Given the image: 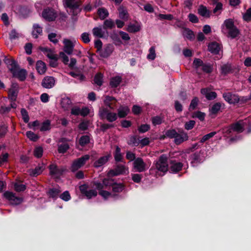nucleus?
I'll list each match as a JSON object with an SVG mask.
<instances>
[{"instance_id": "obj_7", "label": "nucleus", "mask_w": 251, "mask_h": 251, "mask_svg": "<svg viewBox=\"0 0 251 251\" xmlns=\"http://www.w3.org/2000/svg\"><path fill=\"white\" fill-rule=\"evenodd\" d=\"M9 70L12 74L13 77L18 78L21 81H24L26 79L27 72L24 69H19V66L15 68H9Z\"/></svg>"}, {"instance_id": "obj_27", "label": "nucleus", "mask_w": 251, "mask_h": 251, "mask_svg": "<svg viewBox=\"0 0 251 251\" xmlns=\"http://www.w3.org/2000/svg\"><path fill=\"white\" fill-rule=\"evenodd\" d=\"M72 102L69 97L62 98L61 101V105L64 110H68L71 107Z\"/></svg>"}, {"instance_id": "obj_34", "label": "nucleus", "mask_w": 251, "mask_h": 251, "mask_svg": "<svg viewBox=\"0 0 251 251\" xmlns=\"http://www.w3.org/2000/svg\"><path fill=\"white\" fill-rule=\"evenodd\" d=\"M103 75L101 73H97L94 77V83L99 86H101L103 82Z\"/></svg>"}, {"instance_id": "obj_5", "label": "nucleus", "mask_w": 251, "mask_h": 251, "mask_svg": "<svg viewBox=\"0 0 251 251\" xmlns=\"http://www.w3.org/2000/svg\"><path fill=\"white\" fill-rule=\"evenodd\" d=\"M89 154H85L74 160L71 166V170L72 172H75L83 166L90 159Z\"/></svg>"}, {"instance_id": "obj_52", "label": "nucleus", "mask_w": 251, "mask_h": 251, "mask_svg": "<svg viewBox=\"0 0 251 251\" xmlns=\"http://www.w3.org/2000/svg\"><path fill=\"white\" fill-rule=\"evenodd\" d=\"M26 137L31 141H37L39 138V136L31 131H27L26 132Z\"/></svg>"}, {"instance_id": "obj_42", "label": "nucleus", "mask_w": 251, "mask_h": 251, "mask_svg": "<svg viewBox=\"0 0 251 251\" xmlns=\"http://www.w3.org/2000/svg\"><path fill=\"white\" fill-rule=\"evenodd\" d=\"M141 27L138 25L134 24H130L127 28L126 30L130 33H135L140 30Z\"/></svg>"}, {"instance_id": "obj_56", "label": "nucleus", "mask_w": 251, "mask_h": 251, "mask_svg": "<svg viewBox=\"0 0 251 251\" xmlns=\"http://www.w3.org/2000/svg\"><path fill=\"white\" fill-rule=\"evenodd\" d=\"M50 128V122L49 120L44 121L40 127V131H45L49 130Z\"/></svg>"}, {"instance_id": "obj_23", "label": "nucleus", "mask_w": 251, "mask_h": 251, "mask_svg": "<svg viewBox=\"0 0 251 251\" xmlns=\"http://www.w3.org/2000/svg\"><path fill=\"white\" fill-rule=\"evenodd\" d=\"M63 44H64V52L68 55L72 54L74 48L73 42L69 39H65L63 40Z\"/></svg>"}, {"instance_id": "obj_59", "label": "nucleus", "mask_w": 251, "mask_h": 251, "mask_svg": "<svg viewBox=\"0 0 251 251\" xmlns=\"http://www.w3.org/2000/svg\"><path fill=\"white\" fill-rule=\"evenodd\" d=\"M59 198L64 201H68L71 199V196L68 191H65L60 194Z\"/></svg>"}, {"instance_id": "obj_25", "label": "nucleus", "mask_w": 251, "mask_h": 251, "mask_svg": "<svg viewBox=\"0 0 251 251\" xmlns=\"http://www.w3.org/2000/svg\"><path fill=\"white\" fill-rule=\"evenodd\" d=\"M111 155L110 154L100 157L98 160L94 163V166L98 168L106 164L109 160Z\"/></svg>"}, {"instance_id": "obj_61", "label": "nucleus", "mask_w": 251, "mask_h": 251, "mask_svg": "<svg viewBox=\"0 0 251 251\" xmlns=\"http://www.w3.org/2000/svg\"><path fill=\"white\" fill-rule=\"evenodd\" d=\"M131 179L132 180L137 183H139L142 180L143 176L141 174H131Z\"/></svg>"}, {"instance_id": "obj_46", "label": "nucleus", "mask_w": 251, "mask_h": 251, "mask_svg": "<svg viewBox=\"0 0 251 251\" xmlns=\"http://www.w3.org/2000/svg\"><path fill=\"white\" fill-rule=\"evenodd\" d=\"M4 62L7 65L11 66L10 68H15L19 67L17 62L13 59H10L5 57Z\"/></svg>"}, {"instance_id": "obj_57", "label": "nucleus", "mask_w": 251, "mask_h": 251, "mask_svg": "<svg viewBox=\"0 0 251 251\" xmlns=\"http://www.w3.org/2000/svg\"><path fill=\"white\" fill-rule=\"evenodd\" d=\"M21 113L24 122L25 123H28L29 120V117L27 110L25 108H22L21 110Z\"/></svg>"}, {"instance_id": "obj_39", "label": "nucleus", "mask_w": 251, "mask_h": 251, "mask_svg": "<svg viewBox=\"0 0 251 251\" xmlns=\"http://www.w3.org/2000/svg\"><path fill=\"white\" fill-rule=\"evenodd\" d=\"M115 27V24L114 21L111 19L105 20L102 25L103 29L106 30L107 29H112Z\"/></svg>"}, {"instance_id": "obj_60", "label": "nucleus", "mask_w": 251, "mask_h": 251, "mask_svg": "<svg viewBox=\"0 0 251 251\" xmlns=\"http://www.w3.org/2000/svg\"><path fill=\"white\" fill-rule=\"evenodd\" d=\"M216 134V132L213 131L209 133H208L205 135H204L201 139L200 142L201 144H203L206 141L208 140L211 138L213 137Z\"/></svg>"}, {"instance_id": "obj_32", "label": "nucleus", "mask_w": 251, "mask_h": 251, "mask_svg": "<svg viewBox=\"0 0 251 251\" xmlns=\"http://www.w3.org/2000/svg\"><path fill=\"white\" fill-rule=\"evenodd\" d=\"M45 169V166L43 164L38 165L34 169L31 170L30 175L33 176H36L40 175Z\"/></svg>"}, {"instance_id": "obj_13", "label": "nucleus", "mask_w": 251, "mask_h": 251, "mask_svg": "<svg viewBox=\"0 0 251 251\" xmlns=\"http://www.w3.org/2000/svg\"><path fill=\"white\" fill-rule=\"evenodd\" d=\"M188 134L182 129H178L177 135L174 139V143L176 145H180L183 142L188 140Z\"/></svg>"}, {"instance_id": "obj_64", "label": "nucleus", "mask_w": 251, "mask_h": 251, "mask_svg": "<svg viewBox=\"0 0 251 251\" xmlns=\"http://www.w3.org/2000/svg\"><path fill=\"white\" fill-rule=\"evenodd\" d=\"M59 57L62 59V61L65 65L68 64L69 61V57L65 54V52H60L59 54Z\"/></svg>"}, {"instance_id": "obj_43", "label": "nucleus", "mask_w": 251, "mask_h": 251, "mask_svg": "<svg viewBox=\"0 0 251 251\" xmlns=\"http://www.w3.org/2000/svg\"><path fill=\"white\" fill-rule=\"evenodd\" d=\"M233 72V69L231 64H226L222 66V73L224 75L232 73Z\"/></svg>"}, {"instance_id": "obj_29", "label": "nucleus", "mask_w": 251, "mask_h": 251, "mask_svg": "<svg viewBox=\"0 0 251 251\" xmlns=\"http://www.w3.org/2000/svg\"><path fill=\"white\" fill-rule=\"evenodd\" d=\"M122 81V78L120 76H116L110 79L109 84L111 88H117Z\"/></svg>"}, {"instance_id": "obj_2", "label": "nucleus", "mask_w": 251, "mask_h": 251, "mask_svg": "<svg viewBox=\"0 0 251 251\" xmlns=\"http://www.w3.org/2000/svg\"><path fill=\"white\" fill-rule=\"evenodd\" d=\"M226 27L228 30L227 37L235 39L240 34L239 29L235 25L233 19L229 18L224 21L222 27Z\"/></svg>"}, {"instance_id": "obj_33", "label": "nucleus", "mask_w": 251, "mask_h": 251, "mask_svg": "<svg viewBox=\"0 0 251 251\" xmlns=\"http://www.w3.org/2000/svg\"><path fill=\"white\" fill-rule=\"evenodd\" d=\"M182 34L184 37L190 41L194 40L195 38L194 32L189 28H184Z\"/></svg>"}, {"instance_id": "obj_14", "label": "nucleus", "mask_w": 251, "mask_h": 251, "mask_svg": "<svg viewBox=\"0 0 251 251\" xmlns=\"http://www.w3.org/2000/svg\"><path fill=\"white\" fill-rule=\"evenodd\" d=\"M205 153L203 151L201 150L199 152L197 151L192 154L191 155V164L194 163H202L204 159H205V156H204Z\"/></svg>"}, {"instance_id": "obj_44", "label": "nucleus", "mask_w": 251, "mask_h": 251, "mask_svg": "<svg viewBox=\"0 0 251 251\" xmlns=\"http://www.w3.org/2000/svg\"><path fill=\"white\" fill-rule=\"evenodd\" d=\"M152 124L153 126L161 125L164 121V117L161 116H156L151 118Z\"/></svg>"}, {"instance_id": "obj_53", "label": "nucleus", "mask_w": 251, "mask_h": 251, "mask_svg": "<svg viewBox=\"0 0 251 251\" xmlns=\"http://www.w3.org/2000/svg\"><path fill=\"white\" fill-rule=\"evenodd\" d=\"M15 190L18 192H24L26 188L25 185L20 184L18 182H15L14 184Z\"/></svg>"}, {"instance_id": "obj_51", "label": "nucleus", "mask_w": 251, "mask_h": 251, "mask_svg": "<svg viewBox=\"0 0 251 251\" xmlns=\"http://www.w3.org/2000/svg\"><path fill=\"white\" fill-rule=\"evenodd\" d=\"M250 100H249V99L246 96H239L237 94V98H236V104L237 103L243 104L246 103L248 102Z\"/></svg>"}, {"instance_id": "obj_18", "label": "nucleus", "mask_w": 251, "mask_h": 251, "mask_svg": "<svg viewBox=\"0 0 251 251\" xmlns=\"http://www.w3.org/2000/svg\"><path fill=\"white\" fill-rule=\"evenodd\" d=\"M170 166L169 171L171 173L176 174L180 172L183 167V164L180 162H177L175 160H172L170 162Z\"/></svg>"}, {"instance_id": "obj_47", "label": "nucleus", "mask_w": 251, "mask_h": 251, "mask_svg": "<svg viewBox=\"0 0 251 251\" xmlns=\"http://www.w3.org/2000/svg\"><path fill=\"white\" fill-rule=\"evenodd\" d=\"M99 194L100 195L102 196L105 200H106L110 196H111L113 198L118 196V194H112L111 192L103 190L99 191Z\"/></svg>"}, {"instance_id": "obj_21", "label": "nucleus", "mask_w": 251, "mask_h": 251, "mask_svg": "<svg viewBox=\"0 0 251 251\" xmlns=\"http://www.w3.org/2000/svg\"><path fill=\"white\" fill-rule=\"evenodd\" d=\"M223 97L229 104H236L237 94L231 92H225L223 94Z\"/></svg>"}, {"instance_id": "obj_1", "label": "nucleus", "mask_w": 251, "mask_h": 251, "mask_svg": "<svg viewBox=\"0 0 251 251\" xmlns=\"http://www.w3.org/2000/svg\"><path fill=\"white\" fill-rule=\"evenodd\" d=\"M117 101L116 98L112 96H105L103 102L106 107H100L99 110L98 115L100 120H106L112 123L118 119L117 113L111 111L114 110V104H115Z\"/></svg>"}, {"instance_id": "obj_3", "label": "nucleus", "mask_w": 251, "mask_h": 251, "mask_svg": "<svg viewBox=\"0 0 251 251\" xmlns=\"http://www.w3.org/2000/svg\"><path fill=\"white\" fill-rule=\"evenodd\" d=\"M152 167H154L158 172L163 173L164 175L169 169L167 155L165 154L161 155L158 159L153 162Z\"/></svg>"}, {"instance_id": "obj_28", "label": "nucleus", "mask_w": 251, "mask_h": 251, "mask_svg": "<svg viewBox=\"0 0 251 251\" xmlns=\"http://www.w3.org/2000/svg\"><path fill=\"white\" fill-rule=\"evenodd\" d=\"M36 69L39 74L43 75L47 70L46 64L41 60H38L36 62Z\"/></svg>"}, {"instance_id": "obj_49", "label": "nucleus", "mask_w": 251, "mask_h": 251, "mask_svg": "<svg viewBox=\"0 0 251 251\" xmlns=\"http://www.w3.org/2000/svg\"><path fill=\"white\" fill-rule=\"evenodd\" d=\"M176 135H177V132L175 129H170L165 131L164 136L171 139H175Z\"/></svg>"}, {"instance_id": "obj_40", "label": "nucleus", "mask_w": 251, "mask_h": 251, "mask_svg": "<svg viewBox=\"0 0 251 251\" xmlns=\"http://www.w3.org/2000/svg\"><path fill=\"white\" fill-rule=\"evenodd\" d=\"M222 104L220 102H216L211 108H209V112L211 114L216 115L220 110Z\"/></svg>"}, {"instance_id": "obj_6", "label": "nucleus", "mask_w": 251, "mask_h": 251, "mask_svg": "<svg viewBox=\"0 0 251 251\" xmlns=\"http://www.w3.org/2000/svg\"><path fill=\"white\" fill-rule=\"evenodd\" d=\"M65 4L67 7L70 9L73 16L77 15L81 11V9L79 8V6L81 4L80 0H66Z\"/></svg>"}, {"instance_id": "obj_63", "label": "nucleus", "mask_w": 251, "mask_h": 251, "mask_svg": "<svg viewBox=\"0 0 251 251\" xmlns=\"http://www.w3.org/2000/svg\"><path fill=\"white\" fill-rule=\"evenodd\" d=\"M97 192L95 190L91 189L88 190L86 191V192L84 194L83 196H85L86 197V198L88 199H90L92 197H94L97 196Z\"/></svg>"}, {"instance_id": "obj_12", "label": "nucleus", "mask_w": 251, "mask_h": 251, "mask_svg": "<svg viewBox=\"0 0 251 251\" xmlns=\"http://www.w3.org/2000/svg\"><path fill=\"white\" fill-rule=\"evenodd\" d=\"M246 125V122H244L243 120H240L231 124L229 129L227 130V132L228 133H230L233 130L238 133H241L244 131V127Z\"/></svg>"}, {"instance_id": "obj_58", "label": "nucleus", "mask_w": 251, "mask_h": 251, "mask_svg": "<svg viewBox=\"0 0 251 251\" xmlns=\"http://www.w3.org/2000/svg\"><path fill=\"white\" fill-rule=\"evenodd\" d=\"M243 19L247 22L251 21V7L248 8L246 12L243 14Z\"/></svg>"}, {"instance_id": "obj_8", "label": "nucleus", "mask_w": 251, "mask_h": 251, "mask_svg": "<svg viewBox=\"0 0 251 251\" xmlns=\"http://www.w3.org/2000/svg\"><path fill=\"white\" fill-rule=\"evenodd\" d=\"M3 197L9 201L12 205H17L23 201V198L17 197L14 193L8 191L3 193Z\"/></svg>"}, {"instance_id": "obj_38", "label": "nucleus", "mask_w": 251, "mask_h": 251, "mask_svg": "<svg viewBox=\"0 0 251 251\" xmlns=\"http://www.w3.org/2000/svg\"><path fill=\"white\" fill-rule=\"evenodd\" d=\"M121 148L117 146L116 147L115 151L114 152V159L116 162H123V156L121 152Z\"/></svg>"}, {"instance_id": "obj_31", "label": "nucleus", "mask_w": 251, "mask_h": 251, "mask_svg": "<svg viewBox=\"0 0 251 251\" xmlns=\"http://www.w3.org/2000/svg\"><path fill=\"white\" fill-rule=\"evenodd\" d=\"M33 29L32 35L34 38H37L38 35L42 34V28L38 24H33Z\"/></svg>"}, {"instance_id": "obj_9", "label": "nucleus", "mask_w": 251, "mask_h": 251, "mask_svg": "<svg viewBox=\"0 0 251 251\" xmlns=\"http://www.w3.org/2000/svg\"><path fill=\"white\" fill-rule=\"evenodd\" d=\"M69 141L70 140L65 137L60 138L58 140V143H61L57 144V151L59 153L64 154L67 152L70 148L68 144Z\"/></svg>"}, {"instance_id": "obj_24", "label": "nucleus", "mask_w": 251, "mask_h": 251, "mask_svg": "<svg viewBox=\"0 0 251 251\" xmlns=\"http://www.w3.org/2000/svg\"><path fill=\"white\" fill-rule=\"evenodd\" d=\"M130 112V109L126 105H121L117 110L118 118H125Z\"/></svg>"}, {"instance_id": "obj_15", "label": "nucleus", "mask_w": 251, "mask_h": 251, "mask_svg": "<svg viewBox=\"0 0 251 251\" xmlns=\"http://www.w3.org/2000/svg\"><path fill=\"white\" fill-rule=\"evenodd\" d=\"M223 48L221 44L216 41H213L209 43L208 45V50L213 54H219L220 50Z\"/></svg>"}, {"instance_id": "obj_55", "label": "nucleus", "mask_w": 251, "mask_h": 251, "mask_svg": "<svg viewBox=\"0 0 251 251\" xmlns=\"http://www.w3.org/2000/svg\"><path fill=\"white\" fill-rule=\"evenodd\" d=\"M199 101V99L197 97H194L191 101L189 107V110L192 111L195 110L198 106Z\"/></svg>"}, {"instance_id": "obj_16", "label": "nucleus", "mask_w": 251, "mask_h": 251, "mask_svg": "<svg viewBox=\"0 0 251 251\" xmlns=\"http://www.w3.org/2000/svg\"><path fill=\"white\" fill-rule=\"evenodd\" d=\"M133 167L136 171L141 173L145 171L147 169L146 164L141 157H137L133 162Z\"/></svg>"}, {"instance_id": "obj_26", "label": "nucleus", "mask_w": 251, "mask_h": 251, "mask_svg": "<svg viewBox=\"0 0 251 251\" xmlns=\"http://www.w3.org/2000/svg\"><path fill=\"white\" fill-rule=\"evenodd\" d=\"M198 13L201 16L209 18L211 15V11L207 9L206 7L203 5H200L198 9Z\"/></svg>"}, {"instance_id": "obj_22", "label": "nucleus", "mask_w": 251, "mask_h": 251, "mask_svg": "<svg viewBox=\"0 0 251 251\" xmlns=\"http://www.w3.org/2000/svg\"><path fill=\"white\" fill-rule=\"evenodd\" d=\"M50 174L51 176H60L63 175L64 170L59 169L55 164H51L49 166Z\"/></svg>"}, {"instance_id": "obj_4", "label": "nucleus", "mask_w": 251, "mask_h": 251, "mask_svg": "<svg viewBox=\"0 0 251 251\" xmlns=\"http://www.w3.org/2000/svg\"><path fill=\"white\" fill-rule=\"evenodd\" d=\"M193 65L199 74H201L198 72L200 67H201V71L204 73L210 74L213 72V65L209 63H204L201 59L195 58L193 61Z\"/></svg>"}, {"instance_id": "obj_54", "label": "nucleus", "mask_w": 251, "mask_h": 251, "mask_svg": "<svg viewBox=\"0 0 251 251\" xmlns=\"http://www.w3.org/2000/svg\"><path fill=\"white\" fill-rule=\"evenodd\" d=\"M127 143L129 145L137 147L139 145V140L137 139L136 136L133 135L130 137Z\"/></svg>"}, {"instance_id": "obj_19", "label": "nucleus", "mask_w": 251, "mask_h": 251, "mask_svg": "<svg viewBox=\"0 0 251 251\" xmlns=\"http://www.w3.org/2000/svg\"><path fill=\"white\" fill-rule=\"evenodd\" d=\"M114 49L112 44H107L99 52V55L102 58H108L113 51Z\"/></svg>"}, {"instance_id": "obj_45", "label": "nucleus", "mask_w": 251, "mask_h": 251, "mask_svg": "<svg viewBox=\"0 0 251 251\" xmlns=\"http://www.w3.org/2000/svg\"><path fill=\"white\" fill-rule=\"evenodd\" d=\"M115 127V124L110 123H102L100 125V129L101 131L105 132L107 130Z\"/></svg>"}, {"instance_id": "obj_50", "label": "nucleus", "mask_w": 251, "mask_h": 251, "mask_svg": "<svg viewBox=\"0 0 251 251\" xmlns=\"http://www.w3.org/2000/svg\"><path fill=\"white\" fill-rule=\"evenodd\" d=\"M205 114L200 111H196L193 113L192 118H198L201 121L204 120Z\"/></svg>"}, {"instance_id": "obj_17", "label": "nucleus", "mask_w": 251, "mask_h": 251, "mask_svg": "<svg viewBox=\"0 0 251 251\" xmlns=\"http://www.w3.org/2000/svg\"><path fill=\"white\" fill-rule=\"evenodd\" d=\"M61 192V188L57 185L56 187L49 188L47 191V195L49 198H51L53 200H56L58 197H59Z\"/></svg>"}, {"instance_id": "obj_36", "label": "nucleus", "mask_w": 251, "mask_h": 251, "mask_svg": "<svg viewBox=\"0 0 251 251\" xmlns=\"http://www.w3.org/2000/svg\"><path fill=\"white\" fill-rule=\"evenodd\" d=\"M97 14L101 20H104L109 16L108 10L104 7H100L98 9Z\"/></svg>"}, {"instance_id": "obj_10", "label": "nucleus", "mask_w": 251, "mask_h": 251, "mask_svg": "<svg viewBox=\"0 0 251 251\" xmlns=\"http://www.w3.org/2000/svg\"><path fill=\"white\" fill-rule=\"evenodd\" d=\"M126 167L124 165L118 164L116 165L114 169H111L108 172L107 176L108 177H111L121 175H124L126 174Z\"/></svg>"}, {"instance_id": "obj_48", "label": "nucleus", "mask_w": 251, "mask_h": 251, "mask_svg": "<svg viewBox=\"0 0 251 251\" xmlns=\"http://www.w3.org/2000/svg\"><path fill=\"white\" fill-rule=\"evenodd\" d=\"M43 149L42 147L39 146L35 147L33 151V155L35 157L37 158H41L43 156Z\"/></svg>"}, {"instance_id": "obj_20", "label": "nucleus", "mask_w": 251, "mask_h": 251, "mask_svg": "<svg viewBox=\"0 0 251 251\" xmlns=\"http://www.w3.org/2000/svg\"><path fill=\"white\" fill-rule=\"evenodd\" d=\"M55 82V78L53 76H47L43 79L41 85L44 88L50 89L54 86Z\"/></svg>"}, {"instance_id": "obj_35", "label": "nucleus", "mask_w": 251, "mask_h": 251, "mask_svg": "<svg viewBox=\"0 0 251 251\" xmlns=\"http://www.w3.org/2000/svg\"><path fill=\"white\" fill-rule=\"evenodd\" d=\"M19 91L17 90L9 89L8 92V98L11 102L16 101Z\"/></svg>"}, {"instance_id": "obj_30", "label": "nucleus", "mask_w": 251, "mask_h": 251, "mask_svg": "<svg viewBox=\"0 0 251 251\" xmlns=\"http://www.w3.org/2000/svg\"><path fill=\"white\" fill-rule=\"evenodd\" d=\"M125 185L122 183L115 182L112 185V192L114 194L122 192L125 189Z\"/></svg>"}, {"instance_id": "obj_37", "label": "nucleus", "mask_w": 251, "mask_h": 251, "mask_svg": "<svg viewBox=\"0 0 251 251\" xmlns=\"http://www.w3.org/2000/svg\"><path fill=\"white\" fill-rule=\"evenodd\" d=\"M93 34L94 36L98 38H103L104 32L102 31L101 26L95 27L92 30Z\"/></svg>"}, {"instance_id": "obj_11", "label": "nucleus", "mask_w": 251, "mask_h": 251, "mask_svg": "<svg viewBox=\"0 0 251 251\" xmlns=\"http://www.w3.org/2000/svg\"><path fill=\"white\" fill-rule=\"evenodd\" d=\"M42 17L47 21L52 22L55 20L57 14L52 8H45L42 13Z\"/></svg>"}, {"instance_id": "obj_41", "label": "nucleus", "mask_w": 251, "mask_h": 251, "mask_svg": "<svg viewBox=\"0 0 251 251\" xmlns=\"http://www.w3.org/2000/svg\"><path fill=\"white\" fill-rule=\"evenodd\" d=\"M90 142V136L88 135H82L80 137L79 140V144L82 147H84L88 145Z\"/></svg>"}, {"instance_id": "obj_62", "label": "nucleus", "mask_w": 251, "mask_h": 251, "mask_svg": "<svg viewBox=\"0 0 251 251\" xmlns=\"http://www.w3.org/2000/svg\"><path fill=\"white\" fill-rule=\"evenodd\" d=\"M151 128L150 125L148 124H142L138 127V130L140 133H143L149 131Z\"/></svg>"}]
</instances>
